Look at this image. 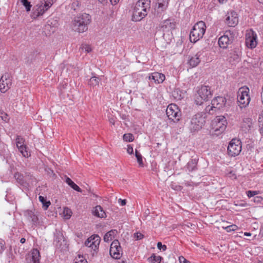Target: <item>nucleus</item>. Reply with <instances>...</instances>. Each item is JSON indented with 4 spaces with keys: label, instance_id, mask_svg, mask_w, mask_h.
I'll return each mask as SVG.
<instances>
[{
    "label": "nucleus",
    "instance_id": "60",
    "mask_svg": "<svg viewBox=\"0 0 263 263\" xmlns=\"http://www.w3.org/2000/svg\"><path fill=\"white\" fill-rule=\"evenodd\" d=\"M218 1L219 2V3H220V4H223L227 2V0H218Z\"/></svg>",
    "mask_w": 263,
    "mask_h": 263
},
{
    "label": "nucleus",
    "instance_id": "17",
    "mask_svg": "<svg viewBox=\"0 0 263 263\" xmlns=\"http://www.w3.org/2000/svg\"><path fill=\"white\" fill-rule=\"evenodd\" d=\"M165 78L164 74L159 72H154L148 77L149 80H153L156 84L162 83L164 81Z\"/></svg>",
    "mask_w": 263,
    "mask_h": 263
},
{
    "label": "nucleus",
    "instance_id": "4",
    "mask_svg": "<svg viewBox=\"0 0 263 263\" xmlns=\"http://www.w3.org/2000/svg\"><path fill=\"white\" fill-rule=\"evenodd\" d=\"M204 114L198 112L191 119L189 128L192 132L199 130L205 123Z\"/></svg>",
    "mask_w": 263,
    "mask_h": 263
},
{
    "label": "nucleus",
    "instance_id": "3",
    "mask_svg": "<svg viewBox=\"0 0 263 263\" xmlns=\"http://www.w3.org/2000/svg\"><path fill=\"white\" fill-rule=\"evenodd\" d=\"M206 30L204 22L199 21L196 23L191 30L190 34V40L191 42L196 43L202 39Z\"/></svg>",
    "mask_w": 263,
    "mask_h": 263
},
{
    "label": "nucleus",
    "instance_id": "50",
    "mask_svg": "<svg viewBox=\"0 0 263 263\" xmlns=\"http://www.w3.org/2000/svg\"><path fill=\"white\" fill-rule=\"evenodd\" d=\"M82 48L84 49L85 51L87 53H89V52H90L91 51V49L90 47L88 45H83Z\"/></svg>",
    "mask_w": 263,
    "mask_h": 263
},
{
    "label": "nucleus",
    "instance_id": "62",
    "mask_svg": "<svg viewBox=\"0 0 263 263\" xmlns=\"http://www.w3.org/2000/svg\"><path fill=\"white\" fill-rule=\"evenodd\" d=\"M259 3L263 4V0H257Z\"/></svg>",
    "mask_w": 263,
    "mask_h": 263
},
{
    "label": "nucleus",
    "instance_id": "25",
    "mask_svg": "<svg viewBox=\"0 0 263 263\" xmlns=\"http://www.w3.org/2000/svg\"><path fill=\"white\" fill-rule=\"evenodd\" d=\"M17 148L23 157L28 158L30 156V152L28 151V148L26 144L20 147H17Z\"/></svg>",
    "mask_w": 263,
    "mask_h": 263
},
{
    "label": "nucleus",
    "instance_id": "58",
    "mask_svg": "<svg viewBox=\"0 0 263 263\" xmlns=\"http://www.w3.org/2000/svg\"><path fill=\"white\" fill-rule=\"evenodd\" d=\"M109 122L112 125L115 124V120L113 118H110L109 119Z\"/></svg>",
    "mask_w": 263,
    "mask_h": 263
},
{
    "label": "nucleus",
    "instance_id": "11",
    "mask_svg": "<svg viewBox=\"0 0 263 263\" xmlns=\"http://www.w3.org/2000/svg\"><path fill=\"white\" fill-rule=\"evenodd\" d=\"M11 84L9 74L5 73L0 79V91L3 93L6 92L10 88Z\"/></svg>",
    "mask_w": 263,
    "mask_h": 263
},
{
    "label": "nucleus",
    "instance_id": "55",
    "mask_svg": "<svg viewBox=\"0 0 263 263\" xmlns=\"http://www.w3.org/2000/svg\"><path fill=\"white\" fill-rule=\"evenodd\" d=\"M259 122L260 123V125H259V127H260V132L261 134L263 135V122H262V123L261 124V121H259Z\"/></svg>",
    "mask_w": 263,
    "mask_h": 263
},
{
    "label": "nucleus",
    "instance_id": "27",
    "mask_svg": "<svg viewBox=\"0 0 263 263\" xmlns=\"http://www.w3.org/2000/svg\"><path fill=\"white\" fill-rule=\"evenodd\" d=\"M116 230H111L108 232L104 236V240L105 242H108L112 240V239L114 237V235L116 233Z\"/></svg>",
    "mask_w": 263,
    "mask_h": 263
},
{
    "label": "nucleus",
    "instance_id": "9",
    "mask_svg": "<svg viewBox=\"0 0 263 263\" xmlns=\"http://www.w3.org/2000/svg\"><path fill=\"white\" fill-rule=\"evenodd\" d=\"M242 145L240 140L233 139L228 146V154L232 157L238 156L241 151Z\"/></svg>",
    "mask_w": 263,
    "mask_h": 263
},
{
    "label": "nucleus",
    "instance_id": "44",
    "mask_svg": "<svg viewBox=\"0 0 263 263\" xmlns=\"http://www.w3.org/2000/svg\"><path fill=\"white\" fill-rule=\"evenodd\" d=\"M77 261L75 263H87V260L85 259H83V256H81L80 255L78 256V258H76Z\"/></svg>",
    "mask_w": 263,
    "mask_h": 263
},
{
    "label": "nucleus",
    "instance_id": "16",
    "mask_svg": "<svg viewBox=\"0 0 263 263\" xmlns=\"http://www.w3.org/2000/svg\"><path fill=\"white\" fill-rule=\"evenodd\" d=\"M228 33H230V32L226 31L223 35L219 37L218 40V44L220 48L226 49L230 44L231 40L228 36Z\"/></svg>",
    "mask_w": 263,
    "mask_h": 263
},
{
    "label": "nucleus",
    "instance_id": "31",
    "mask_svg": "<svg viewBox=\"0 0 263 263\" xmlns=\"http://www.w3.org/2000/svg\"><path fill=\"white\" fill-rule=\"evenodd\" d=\"M197 162L196 159H192L187 164V168L190 171L194 170L196 167Z\"/></svg>",
    "mask_w": 263,
    "mask_h": 263
},
{
    "label": "nucleus",
    "instance_id": "32",
    "mask_svg": "<svg viewBox=\"0 0 263 263\" xmlns=\"http://www.w3.org/2000/svg\"><path fill=\"white\" fill-rule=\"evenodd\" d=\"M39 199L40 201L43 204V208L44 209L47 210L51 204L50 202L49 201H47L46 198L42 196H40Z\"/></svg>",
    "mask_w": 263,
    "mask_h": 263
},
{
    "label": "nucleus",
    "instance_id": "26",
    "mask_svg": "<svg viewBox=\"0 0 263 263\" xmlns=\"http://www.w3.org/2000/svg\"><path fill=\"white\" fill-rule=\"evenodd\" d=\"M65 181L71 188H72L75 191L79 192H82V190L76 183H74V182H73L69 178L67 177Z\"/></svg>",
    "mask_w": 263,
    "mask_h": 263
},
{
    "label": "nucleus",
    "instance_id": "48",
    "mask_svg": "<svg viewBox=\"0 0 263 263\" xmlns=\"http://www.w3.org/2000/svg\"><path fill=\"white\" fill-rule=\"evenodd\" d=\"M134 237L136 238V239L137 240H140V239H141L142 238H143V235L139 232L135 233L134 234Z\"/></svg>",
    "mask_w": 263,
    "mask_h": 263
},
{
    "label": "nucleus",
    "instance_id": "2",
    "mask_svg": "<svg viewBox=\"0 0 263 263\" xmlns=\"http://www.w3.org/2000/svg\"><path fill=\"white\" fill-rule=\"evenodd\" d=\"M90 16L83 13L77 16L72 22V29L78 32H84L87 30L88 25L90 23Z\"/></svg>",
    "mask_w": 263,
    "mask_h": 263
},
{
    "label": "nucleus",
    "instance_id": "43",
    "mask_svg": "<svg viewBox=\"0 0 263 263\" xmlns=\"http://www.w3.org/2000/svg\"><path fill=\"white\" fill-rule=\"evenodd\" d=\"M225 229L227 230V232H230L236 230L237 229V226L235 224H232L226 227Z\"/></svg>",
    "mask_w": 263,
    "mask_h": 263
},
{
    "label": "nucleus",
    "instance_id": "8",
    "mask_svg": "<svg viewBox=\"0 0 263 263\" xmlns=\"http://www.w3.org/2000/svg\"><path fill=\"white\" fill-rule=\"evenodd\" d=\"M166 114L170 120L174 122H177L180 120L181 112L178 106L175 104H171L168 105L166 109Z\"/></svg>",
    "mask_w": 263,
    "mask_h": 263
},
{
    "label": "nucleus",
    "instance_id": "18",
    "mask_svg": "<svg viewBox=\"0 0 263 263\" xmlns=\"http://www.w3.org/2000/svg\"><path fill=\"white\" fill-rule=\"evenodd\" d=\"M25 216L27 219L35 225L39 223V218L36 214L31 210H27L25 212Z\"/></svg>",
    "mask_w": 263,
    "mask_h": 263
},
{
    "label": "nucleus",
    "instance_id": "21",
    "mask_svg": "<svg viewBox=\"0 0 263 263\" xmlns=\"http://www.w3.org/2000/svg\"><path fill=\"white\" fill-rule=\"evenodd\" d=\"M161 27L163 31H170L175 28V24L171 20H166L161 24Z\"/></svg>",
    "mask_w": 263,
    "mask_h": 263
},
{
    "label": "nucleus",
    "instance_id": "35",
    "mask_svg": "<svg viewBox=\"0 0 263 263\" xmlns=\"http://www.w3.org/2000/svg\"><path fill=\"white\" fill-rule=\"evenodd\" d=\"M21 3L25 7L27 12H29L31 10L32 5L30 2L28 0H19Z\"/></svg>",
    "mask_w": 263,
    "mask_h": 263
},
{
    "label": "nucleus",
    "instance_id": "23",
    "mask_svg": "<svg viewBox=\"0 0 263 263\" xmlns=\"http://www.w3.org/2000/svg\"><path fill=\"white\" fill-rule=\"evenodd\" d=\"M30 260L32 263H40V254L39 250L33 249L31 251Z\"/></svg>",
    "mask_w": 263,
    "mask_h": 263
},
{
    "label": "nucleus",
    "instance_id": "33",
    "mask_svg": "<svg viewBox=\"0 0 263 263\" xmlns=\"http://www.w3.org/2000/svg\"><path fill=\"white\" fill-rule=\"evenodd\" d=\"M14 177L20 184L24 185V176L22 174L17 172L14 174Z\"/></svg>",
    "mask_w": 263,
    "mask_h": 263
},
{
    "label": "nucleus",
    "instance_id": "54",
    "mask_svg": "<svg viewBox=\"0 0 263 263\" xmlns=\"http://www.w3.org/2000/svg\"><path fill=\"white\" fill-rule=\"evenodd\" d=\"M228 176L229 177L235 179L236 178V175L233 172H230L228 174Z\"/></svg>",
    "mask_w": 263,
    "mask_h": 263
},
{
    "label": "nucleus",
    "instance_id": "24",
    "mask_svg": "<svg viewBox=\"0 0 263 263\" xmlns=\"http://www.w3.org/2000/svg\"><path fill=\"white\" fill-rule=\"evenodd\" d=\"M92 214L99 218L106 217V213L100 205H97L92 211Z\"/></svg>",
    "mask_w": 263,
    "mask_h": 263
},
{
    "label": "nucleus",
    "instance_id": "40",
    "mask_svg": "<svg viewBox=\"0 0 263 263\" xmlns=\"http://www.w3.org/2000/svg\"><path fill=\"white\" fill-rule=\"evenodd\" d=\"M123 139L126 142H132L134 138L133 134H125L123 136Z\"/></svg>",
    "mask_w": 263,
    "mask_h": 263
},
{
    "label": "nucleus",
    "instance_id": "53",
    "mask_svg": "<svg viewBox=\"0 0 263 263\" xmlns=\"http://www.w3.org/2000/svg\"><path fill=\"white\" fill-rule=\"evenodd\" d=\"M235 205L236 206H241V207H245L247 205V203H235Z\"/></svg>",
    "mask_w": 263,
    "mask_h": 263
},
{
    "label": "nucleus",
    "instance_id": "19",
    "mask_svg": "<svg viewBox=\"0 0 263 263\" xmlns=\"http://www.w3.org/2000/svg\"><path fill=\"white\" fill-rule=\"evenodd\" d=\"M240 52L237 48L233 49L230 51L228 54V59L230 62L237 61L240 57Z\"/></svg>",
    "mask_w": 263,
    "mask_h": 263
},
{
    "label": "nucleus",
    "instance_id": "39",
    "mask_svg": "<svg viewBox=\"0 0 263 263\" xmlns=\"http://www.w3.org/2000/svg\"><path fill=\"white\" fill-rule=\"evenodd\" d=\"M53 4L52 0H44V3L41 5L42 7H44L45 10H47Z\"/></svg>",
    "mask_w": 263,
    "mask_h": 263
},
{
    "label": "nucleus",
    "instance_id": "13",
    "mask_svg": "<svg viewBox=\"0 0 263 263\" xmlns=\"http://www.w3.org/2000/svg\"><path fill=\"white\" fill-rule=\"evenodd\" d=\"M225 23L229 27H235L238 23V15L236 12L231 11L228 12L225 20Z\"/></svg>",
    "mask_w": 263,
    "mask_h": 263
},
{
    "label": "nucleus",
    "instance_id": "47",
    "mask_svg": "<svg viewBox=\"0 0 263 263\" xmlns=\"http://www.w3.org/2000/svg\"><path fill=\"white\" fill-rule=\"evenodd\" d=\"M157 247L158 249H162L163 251H165L166 249V246L165 245H163L161 242H158L157 243Z\"/></svg>",
    "mask_w": 263,
    "mask_h": 263
},
{
    "label": "nucleus",
    "instance_id": "57",
    "mask_svg": "<svg viewBox=\"0 0 263 263\" xmlns=\"http://www.w3.org/2000/svg\"><path fill=\"white\" fill-rule=\"evenodd\" d=\"M110 1L112 5H115L118 3L119 0H110Z\"/></svg>",
    "mask_w": 263,
    "mask_h": 263
},
{
    "label": "nucleus",
    "instance_id": "59",
    "mask_svg": "<svg viewBox=\"0 0 263 263\" xmlns=\"http://www.w3.org/2000/svg\"><path fill=\"white\" fill-rule=\"evenodd\" d=\"M25 241H26V239H25V238H22L21 239V240H20V242H21V243H25Z\"/></svg>",
    "mask_w": 263,
    "mask_h": 263
},
{
    "label": "nucleus",
    "instance_id": "5",
    "mask_svg": "<svg viewBox=\"0 0 263 263\" xmlns=\"http://www.w3.org/2000/svg\"><path fill=\"white\" fill-rule=\"evenodd\" d=\"M227 121L224 116H218L212 121L213 133L219 135L222 133L227 127Z\"/></svg>",
    "mask_w": 263,
    "mask_h": 263
},
{
    "label": "nucleus",
    "instance_id": "56",
    "mask_svg": "<svg viewBox=\"0 0 263 263\" xmlns=\"http://www.w3.org/2000/svg\"><path fill=\"white\" fill-rule=\"evenodd\" d=\"M4 250V246L3 243L0 242V254Z\"/></svg>",
    "mask_w": 263,
    "mask_h": 263
},
{
    "label": "nucleus",
    "instance_id": "51",
    "mask_svg": "<svg viewBox=\"0 0 263 263\" xmlns=\"http://www.w3.org/2000/svg\"><path fill=\"white\" fill-rule=\"evenodd\" d=\"M180 263H191L189 261L186 260L184 257L181 256L179 257Z\"/></svg>",
    "mask_w": 263,
    "mask_h": 263
},
{
    "label": "nucleus",
    "instance_id": "42",
    "mask_svg": "<svg viewBox=\"0 0 263 263\" xmlns=\"http://www.w3.org/2000/svg\"><path fill=\"white\" fill-rule=\"evenodd\" d=\"M64 214H65L64 216L65 218L66 219H69L71 215V211L68 208L64 209Z\"/></svg>",
    "mask_w": 263,
    "mask_h": 263
},
{
    "label": "nucleus",
    "instance_id": "1",
    "mask_svg": "<svg viewBox=\"0 0 263 263\" xmlns=\"http://www.w3.org/2000/svg\"><path fill=\"white\" fill-rule=\"evenodd\" d=\"M149 0H139L133 9L132 20L138 22L144 18L150 9Z\"/></svg>",
    "mask_w": 263,
    "mask_h": 263
},
{
    "label": "nucleus",
    "instance_id": "63",
    "mask_svg": "<svg viewBox=\"0 0 263 263\" xmlns=\"http://www.w3.org/2000/svg\"><path fill=\"white\" fill-rule=\"evenodd\" d=\"M99 2H100L101 3H103L105 1V0H98Z\"/></svg>",
    "mask_w": 263,
    "mask_h": 263
},
{
    "label": "nucleus",
    "instance_id": "15",
    "mask_svg": "<svg viewBox=\"0 0 263 263\" xmlns=\"http://www.w3.org/2000/svg\"><path fill=\"white\" fill-rule=\"evenodd\" d=\"M226 98L219 96L212 100L211 105H213V107H215V110H220L226 106Z\"/></svg>",
    "mask_w": 263,
    "mask_h": 263
},
{
    "label": "nucleus",
    "instance_id": "52",
    "mask_svg": "<svg viewBox=\"0 0 263 263\" xmlns=\"http://www.w3.org/2000/svg\"><path fill=\"white\" fill-rule=\"evenodd\" d=\"M118 201H119V203H120V204L122 206L125 205L126 204V201L125 199L122 200L121 199H119Z\"/></svg>",
    "mask_w": 263,
    "mask_h": 263
},
{
    "label": "nucleus",
    "instance_id": "29",
    "mask_svg": "<svg viewBox=\"0 0 263 263\" xmlns=\"http://www.w3.org/2000/svg\"><path fill=\"white\" fill-rule=\"evenodd\" d=\"M101 81V78L96 76H92L89 79L88 84L90 86H96L99 85Z\"/></svg>",
    "mask_w": 263,
    "mask_h": 263
},
{
    "label": "nucleus",
    "instance_id": "12",
    "mask_svg": "<svg viewBox=\"0 0 263 263\" xmlns=\"http://www.w3.org/2000/svg\"><path fill=\"white\" fill-rule=\"evenodd\" d=\"M257 35L256 33L250 31L246 34V45L251 49L255 48L257 45Z\"/></svg>",
    "mask_w": 263,
    "mask_h": 263
},
{
    "label": "nucleus",
    "instance_id": "22",
    "mask_svg": "<svg viewBox=\"0 0 263 263\" xmlns=\"http://www.w3.org/2000/svg\"><path fill=\"white\" fill-rule=\"evenodd\" d=\"M169 0H157V7L156 6V10L158 13L164 11L168 7Z\"/></svg>",
    "mask_w": 263,
    "mask_h": 263
},
{
    "label": "nucleus",
    "instance_id": "41",
    "mask_svg": "<svg viewBox=\"0 0 263 263\" xmlns=\"http://www.w3.org/2000/svg\"><path fill=\"white\" fill-rule=\"evenodd\" d=\"M216 110H215V107H213V105H211V106L208 105L206 106L204 111L205 112H203L204 114V116H205V113H208L209 114H213L214 111H216Z\"/></svg>",
    "mask_w": 263,
    "mask_h": 263
},
{
    "label": "nucleus",
    "instance_id": "7",
    "mask_svg": "<svg viewBox=\"0 0 263 263\" xmlns=\"http://www.w3.org/2000/svg\"><path fill=\"white\" fill-rule=\"evenodd\" d=\"M249 93L248 88H240L238 91L237 103L240 108H245L249 105L250 101Z\"/></svg>",
    "mask_w": 263,
    "mask_h": 263
},
{
    "label": "nucleus",
    "instance_id": "46",
    "mask_svg": "<svg viewBox=\"0 0 263 263\" xmlns=\"http://www.w3.org/2000/svg\"><path fill=\"white\" fill-rule=\"evenodd\" d=\"M79 4L80 3L78 1L74 2L71 5V8L74 11H77V8L79 7Z\"/></svg>",
    "mask_w": 263,
    "mask_h": 263
},
{
    "label": "nucleus",
    "instance_id": "20",
    "mask_svg": "<svg viewBox=\"0 0 263 263\" xmlns=\"http://www.w3.org/2000/svg\"><path fill=\"white\" fill-rule=\"evenodd\" d=\"M203 52H198L194 57H192L189 60V63L191 66L194 67L197 66L200 62V58Z\"/></svg>",
    "mask_w": 263,
    "mask_h": 263
},
{
    "label": "nucleus",
    "instance_id": "6",
    "mask_svg": "<svg viewBox=\"0 0 263 263\" xmlns=\"http://www.w3.org/2000/svg\"><path fill=\"white\" fill-rule=\"evenodd\" d=\"M212 97L211 89L209 86H202L198 90L195 97L197 105H201L204 101H206Z\"/></svg>",
    "mask_w": 263,
    "mask_h": 263
},
{
    "label": "nucleus",
    "instance_id": "36",
    "mask_svg": "<svg viewBox=\"0 0 263 263\" xmlns=\"http://www.w3.org/2000/svg\"><path fill=\"white\" fill-rule=\"evenodd\" d=\"M15 141L17 147H20L21 146L25 145V139L20 136H17Z\"/></svg>",
    "mask_w": 263,
    "mask_h": 263
},
{
    "label": "nucleus",
    "instance_id": "34",
    "mask_svg": "<svg viewBox=\"0 0 263 263\" xmlns=\"http://www.w3.org/2000/svg\"><path fill=\"white\" fill-rule=\"evenodd\" d=\"M173 96L176 99L180 100L183 98L182 92L179 89H176L173 92Z\"/></svg>",
    "mask_w": 263,
    "mask_h": 263
},
{
    "label": "nucleus",
    "instance_id": "10",
    "mask_svg": "<svg viewBox=\"0 0 263 263\" xmlns=\"http://www.w3.org/2000/svg\"><path fill=\"white\" fill-rule=\"evenodd\" d=\"M122 248L119 241L116 239L110 245L109 253L111 256L115 259H119L122 256Z\"/></svg>",
    "mask_w": 263,
    "mask_h": 263
},
{
    "label": "nucleus",
    "instance_id": "49",
    "mask_svg": "<svg viewBox=\"0 0 263 263\" xmlns=\"http://www.w3.org/2000/svg\"><path fill=\"white\" fill-rule=\"evenodd\" d=\"M127 152L129 155H132L134 153L133 147L131 146V145H128L127 148Z\"/></svg>",
    "mask_w": 263,
    "mask_h": 263
},
{
    "label": "nucleus",
    "instance_id": "14",
    "mask_svg": "<svg viewBox=\"0 0 263 263\" xmlns=\"http://www.w3.org/2000/svg\"><path fill=\"white\" fill-rule=\"evenodd\" d=\"M100 240L101 238L98 235L91 236L85 242V245L96 250L98 248Z\"/></svg>",
    "mask_w": 263,
    "mask_h": 263
},
{
    "label": "nucleus",
    "instance_id": "37",
    "mask_svg": "<svg viewBox=\"0 0 263 263\" xmlns=\"http://www.w3.org/2000/svg\"><path fill=\"white\" fill-rule=\"evenodd\" d=\"M135 156L137 158V162L140 166H143V162L142 160V156L141 154L137 150L135 151Z\"/></svg>",
    "mask_w": 263,
    "mask_h": 263
},
{
    "label": "nucleus",
    "instance_id": "38",
    "mask_svg": "<svg viewBox=\"0 0 263 263\" xmlns=\"http://www.w3.org/2000/svg\"><path fill=\"white\" fill-rule=\"evenodd\" d=\"M252 120L250 118H246L243 120V124L242 126H245L247 130H249L252 127Z\"/></svg>",
    "mask_w": 263,
    "mask_h": 263
},
{
    "label": "nucleus",
    "instance_id": "45",
    "mask_svg": "<svg viewBox=\"0 0 263 263\" xmlns=\"http://www.w3.org/2000/svg\"><path fill=\"white\" fill-rule=\"evenodd\" d=\"M257 194H258V192L255 191H248L247 192V196L249 198L252 197L254 196L257 195Z\"/></svg>",
    "mask_w": 263,
    "mask_h": 263
},
{
    "label": "nucleus",
    "instance_id": "61",
    "mask_svg": "<svg viewBox=\"0 0 263 263\" xmlns=\"http://www.w3.org/2000/svg\"><path fill=\"white\" fill-rule=\"evenodd\" d=\"M244 234L245 236H250L251 235V234L249 232H245Z\"/></svg>",
    "mask_w": 263,
    "mask_h": 263
},
{
    "label": "nucleus",
    "instance_id": "64",
    "mask_svg": "<svg viewBox=\"0 0 263 263\" xmlns=\"http://www.w3.org/2000/svg\"><path fill=\"white\" fill-rule=\"evenodd\" d=\"M258 263H261V262L260 261H259L258 262Z\"/></svg>",
    "mask_w": 263,
    "mask_h": 263
},
{
    "label": "nucleus",
    "instance_id": "28",
    "mask_svg": "<svg viewBox=\"0 0 263 263\" xmlns=\"http://www.w3.org/2000/svg\"><path fill=\"white\" fill-rule=\"evenodd\" d=\"M44 7L40 5L33 13L34 18L37 17L40 15H42L46 11Z\"/></svg>",
    "mask_w": 263,
    "mask_h": 263
},
{
    "label": "nucleus",
    "instance_id": "30",
    "mask_svg": "<svg viewBox=\"0 0 263 263\" xmlns=\"http://www.w3.org/2000/svg\"><path fill=\"white\" fill-rule=\"evenodd\" d=\"M162 259L160 256H156L155 254H153L148 260L151 263H160Z\"/></svg>",
    "mask_w": 263,
    "mask_h": 263
}]
</instances>
